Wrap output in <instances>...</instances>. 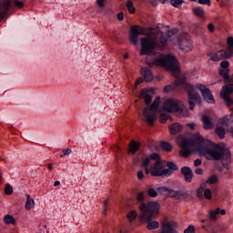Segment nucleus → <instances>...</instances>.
<instances>
[{"instance_id": "36", "label": "nucleus", "mask_w": 233, "mask_h": 233, "mask_svg": "<svg viewBox=\"0 0 233 233\" xmlns=\"http://www.w3.org/2000/svg\"><path fill=\"white\" fill-rule=\"evenodd\" d=\"M170 118V115L167 114V113H162L160 115V123H167V121H168V119Z\"/></svg>"}, {"instance_id": "51", "label": "nucleus", "mask_w": 233, "mask_h": 233, "mask_svg": "<svg viewBox=\"0 0 233 233\" xmlns=\"http://www.w3.org/2000/svg\"><path fill=\"white\" fill-rule=\"evenodd\" d=\"M137 176V179H143V177H145V173H143V171H138Z\"/></svg>"}, {"instance_id": "21", "label": "nucleus", "mask_w": 233, "mask_h": 233, "mask_svg": "<svg viewBox=\"0 0 233 233\" xmlns=\"http://www.w3.org/2000/svg\"><path fill=\"white\" fill-rule=\"evenodd\" d=\"M183 130V127L180 126L179 123H175V124H172L170 127H169V132L170 134H172L173 136H176V134H180V132Z\"/></svg>"}, {"instance_id": "9", "label": "nucleus", "mask_w": 233, "mask_h": 233, "mask_svg": "<svg viewBox=\"0 0 233 233\" xmlns=\"http://www.w3.org/2000/svg\"><path fill=\"white\" fill-rule=\"evenodd\" d=\"M12 5L15 6V8H23L25 4L19 0H4L3 5L0 6V21H3L7 15L9 10L12 8Z\"/></svg>"}, {"instance_id": "61", "label": "nucleus", "mask_w": 233, "mask_h": 233, "mask_svg": "<svg viewBox=\"0 0 233 233\" xmlns=\"http://www.w3.org/2000/svg\"><path fill=\"white\" fill-rule=\"evenodd\" d=\"M219 214H221V216H225V214H227V211L225 209H220Z\"/></svg>"}, {"instance_id": "38", "label": "nucleus", "mask_w": 233, "mask_h": 233, "mask_svg": "<svg viewBox=\"0 0 233 233\" xmlns=\"http://www.w3.org/2000/svg\"><path fill=\"white\" fill-rule=\"evenodd\" d=\"M136 218H137V213L135 210H132L127 214V219H129V221H134Z\"/></svg>"}, {"instance_id": "34", "label": "nucleus", "mask_w": 233, "mask_h": 233, "mask_svg": "<svg viewBox=\"0 0 233 233\" xmlns=\"http://www.w3.org/2000/svg\"><path fill=\"white\" fill-rule=\"evenodd\" d=\"M188 198H191L190 195H188V193L178 191L177 199H188Z\"/></svg>"}, {"instance_id": "48", "label": "nucleus", "mask_w": 233, "mask_h": 233, "mask_svg": "<svg viewBox=\"0 0 233 233\" xmlns=\"http://www.w3.org/2000/svg\"><path fill=\"white\" fill-rule=\"evenodd\" d=\"M96 5L99 8H105V0H96Z\"/></svg>"}, {"instance_id": "30", "label": "nucleus", "mask_w": 233, "mask_h": 233, "mask_svg": "<svg viewBox=\"0 0 233 233\" xmlns=\"http://www.w3.org/2000/svg\"><path fill=\"white\" fill-rule=\"evenodd\" d=\"M158 43L163 48H165V46L168 45V38L165 35H161Z\"/></svg>"}, {"instance_id": "28", "label": "nucleus", "mask_w": 233, "mask_h": 233, "mask_svg": "<svg viewBox=\"0 0 233 233\" xmlns=\"http://www.w3.org/2000/svg\"><path fill=\"white\" fill-rule=\"evenodd\" d=\"M126 6H127L129 14H135L136 7H134V2H132V0H127L126 3Z\"/></svg>"}, {"instance_id": "60", "label": "nucleus", "mask_w": 233, "mask_h": 233, "mask_svg": "<svg viewBox=\"0 0 233 233\" xmlns=\"http://www.w3.org/2000/svg\"><path fill=\"white\" fill-rule=\"evenodd\" d=\"M61 185V182L59 180L55 181L54 187H59Z\"/></svg>"}, {"instance_id": "27", "label": "nucleus", "mask_w": 233, "mask_h": 233, "mask_svg": "<svg viewBox=\"0 0 233 233\" xmlns=\"http://www.w3.org/2000/svg\"><path fill=\"white\" fill-rule=\"evenodd\" d=\"M4 223L5 225H15V218L12 215H5L4 217Z\"/></svg>"}, {"instance_id": "18", "label": "nucleus", "mask_w": 233, "mask_h": 233, "mask_svg": "<svg viewBox=\"0 0 233 233\" xmlns=\"http://www.w3.org/2000/svg\"><path fill=\"white\" fill-rule=\"evenodd\" d=\"M141 74L147 83H150L151 81H153L154 75L152 74V69H150L149 67H141Z\"/></svg>"}, {"instance_id": "57", "label": "nucleus", "mask_w": 233, "mask_h": 233, "mask_svg": "<svg viewBox=\"0 0 233 233\" xmlns=\"http://www.w3.org/2000/svg\"><path fill=\"white\" fill-rule=\"evenodd\" d=\"M116 17L118 21H123V18H124L123 12L118 13Z\"/></svg>"}, {"instance_id": "22", "label": "nucleus", "mask_w": 233, "mask_h": 233, "mask_svg": "<svg viewBox=\"0 0 233 233\" xmlns=\"http://www.w3.org/2000/svg\"><path fill=\"white\" fill-rule=\"evenodd\" d=\"M140 97L145 100L146 105H150V103H152V96L147 93V89L141 90Z\"/></svg>"}, {"instance_id": "5", "label": "nucleus", "mask_w": 233, "mask_h": 233, "mask_svg": "<svg viewBox=\"0 0 233 233\" xmlns=\"http://www.w3.org/2000/svg\"><path fill=\"white\" fill-rule=\"evenodd\" d=\"M163 110L169 113L174 112L178 116H182V117H188V116H190V111H188V108H187V106H185L181 102L174 98H169L165 101Z\"/></svg>"}, {"instance_id": "25", "label": "nucleus", "mask_w": 233, "mask_h": 233, "mask_svg": "<svg viewBox=\"0 0 233 233\" xmlns=\"http://www.w3.org/2000/svg\"><path fill=\"white\" fill-rule=\"evenodd\" d=\"M34 205H35V202L33 200L30 195H26L25 209L32 210Z\"/></svg>"}, {"instance_id": "45", "label": "nucleus", "mask_w": 233, "mask_h": 233, "mask_svg": "<svg viewBox=\"0 0 233 233\" xmlns=\"http://www.w3.org/2000/svg\"><path fill=\"white\" fill-rule=\"evenodd\" d=\"M198 5H207L208 6H210L212 5V2L210 0H198Z\"/></svg>"}, {"instance_id": "40", "label": "nucleus", "mask_w": 233, "mask_h": 233, "mask_svg": "<svg viewBox=\"0 0 233 233\" xmlns=\"http://www.w3.org/2000/svg\"><path fill=\"white\" fill-rule=\"evenodd\" d=\"M204 198L206 199H212V190H210V188H206L204 190Z\"/></svg>"}, {"instance_id": "26", "label": "nucleus", "mask_w": 233, "mask_h": 233, "mask_svg": "<svg viewBox=\"0 0 233 233\" xmlns=\"http://www.w3.org/2000/svg\"><path fill=\"white\" fill-rule=\"evenodd\" d=\"M193 13H194L195 15H197L198 17H200V18L205 17V10H204L203 8H201L200 6L194 7V8H193Z\"/></svg>"}, {"instance_id": "17", "label": "nucleus", "mask_w": 233, "mask_h": 233, "mask_svg": "<svg viewBox=\"0 0 233 233\" xmlns=\"http://www.w3.org/2000/svg\"><path fill=\"white\" fill-rule=\"evenodd\" d=\"M181 174L184 176L185 181L187 183H192V177H194V173L192 172V168L188 167H183L180 169Z\"/></svg>"}, {"instance_id": "55", "label": "nucleus", "mask_w": 233, "mask_h": 233, "mask_svg": "<svg viewBox=\"0 0 233 233\" xmlns=\"http://www.w3.org/2000/svg\"><path fill=\"white\" fill-rule=\"evenodd\" d=\"M208 29L209 30V32H214L215 30L214 24L208 25Z\"/></svg>"}, {"instance_id": "19", "label": "nucleus", "mask_w": 233, "mask_h": 233, "mask_svg": "<svg viewBox=\"0 0 233 233\" xmlns=\"http://www.w3.org/2000/svg\"><path fill=\"white\" fill-rule=\"evenodd\" d=\"M202 123L204 130H212L214 128V124H212V120H210L208 116L205 115L202 116Z\"/></svg>"}, {"instance_id": "35", "label": "nucleus", "mask_w": 233, "mask_h": 233, "mask_svg": "<svg viewBox=\"0 0 233 233\" xmlns=\"http://www.w3.org/2000/svg\"><path fill=\"white\" fill-rule=\"evenodd\" d=\"M170 5L175 8H179L183 5V0H170Z\"/></svg>"}, {"instance_id": "58", "label": "nucleus", "mask_w": 233, "mask_h": 233, "mask_svg": "<svg viewBox=\"0 0 233 233\" xmlns=\"http://www.w3.org/2000/svg\"><path fill=\"white\" fill-rule=\"evenodd\" d=\"M141 83H143V78L139 77L137 79L135 85H136V86H137V85H141Z\"/></svg>"}, {"instance_id": "46", "label": "nucleus", "mask_w": 233, "mask_h": 233, "mask_svg": "<svg viewBox=\"0 0 233 233\" xmlns=\"http://www.w3.org/2000/svg\"><path fill=\"white\" fill-rule=\"evenodd\" d=\"M62 152H63V155H61L60 157H64V156H70V154H72V149L70 148L63 149Z\"/></svg>"}, {"instance_id": "4", "label": "nucleus", "mask_w": 233, "mask_h": 233, "mask_svg": "<svg viewBox=\"0 0 233 233\" xmlns=\"http://www.w3.org/2000/svg\"><path fill=\"white\" fill-rule=\"evenodd\" d=\"M149 66H162L173 74H177L179 72V66H177V58L174 55H167L165 56H160L159 58L154 59L151 62L147 60Z\"/></svg>"}, {"instance_id": "49", "label": "nucleus", "mask_w": 233, "mask_h": 233, "mask_svg": "<svg viewBox=\"0 0 233 233\" xmlns=\"http://www.w3.org/2000/svg\"><path fill=\"white\" fill-rule=\"evenodd\" d=\"M164 35H165L167 39H170V37H172V35H174V32H173V31H167Z\"/></svg>"}, {"instance_id": "20", "label": "nucleus", "mask_w": 233, "mask_h": 233, "mask_svg": "<svg viewBox=\"0 0 233 233\" xmlns=\"http://www.w3.org/2000/svg\"><path fill=\"white\" fill-rule=\"evenodd\" d=\"M185 83H183L181 80H177L175 81V84L173 86H166L164 87V92L168 93V92H174L177 86H183Z\"/></svg>"}, {"instance_id": "29", "label": "nucleus", "mask_w": 233, "mask_h": 233, "mask_svg": "<svg viewBox=\"0 0 233 233\" xmlns=\"http://www.w3.org/2000/svg\"><path fill=\"white\" fill-rule=\"evenodd\" d=\"M160 147L162 150H165L166 152H170L172 150V145L168 142H161L160 143Z\"/></svg>"}, {"instance_id": "13", "label": "nucleus", "mask_w": 233, "mask_h": 233, "mask_svg": "<svg viewBox=\"0 0 233 233\" xmlns=\"http://www.w3.org/2000/svg\"><path fill=\"white\" fill-rule=\"evenodd\" d=\"M177 44L181 50L184 52H190L192 50V41H190V35L188 34H183L177 38Z\"/></svg>"}, {"instance_id": "50", "label": "nucleus", "mask_w": 233, "mask_h": 233, "mask_svg": "<svg viewBox=\"0 0 233 233\" xmlns=\"http://www.w3.org/2000/svg\"><path fill=\"white\" fill-rule=\"evenodd\" d=\"M108 205V200H105L104 201V204H103V207H104V210H103V214L105 215V216H106V206Z\"/></svg>"}, {"instance_id": "43", "label": "nucleus", "mask_w": 233, "mask_h": 233, "mask_svg": "<svg viewBox=\"0 0 233 233\" xmlns=\"http://www.w3.org/2000/svg\"><path fill=\"white\" fill-rule=\"evenodd\" d=\"M203 186H201L198 190H197V198L199 199H203V191H204Z\"/></svg>"}, {"instance_id": "3", "label": "nucleus", "mask_w": 233, "mask_h": 233, "mask_svg": "<svg viewBox=\"0 0 233 233\" xmlns=\"http://www.w3.org/2000/svg\"><path fill=\"white\" fill-rule=\"evenodd\" d=\"M139 210L142 212V219L147 223L148 230L159 228V222L152 221L159 214V204L157 202L141 203Z\"/></svg>"}, {"instance_id": "10", "label": "nucleus", "mask_w": 233, "mask_h": 233, "mask_svg": "<svg viewBox=\"0 0 233 233\" xmlns=\"http://www.w3.org/2000/svg\"><path fill=\"white\" fill-rule=\"evenodd\" d=\"M154 48H156V43L152 39L148 37L141 38L140 56H150L154 52Z\"/></svg>"}, {"instance_id": "32", "label": "nucleus", "mask_w": 233, "mask_h": 233, "mask_svg": "<svg viewBox=\"0 0 233 233\" xmlns=\"http://www.w3.org/2000/svg\"><path fill=\"white\" fill-rule=\"evenodd\" d=\"M146 192L149 198H157V190L154 189L153 187H149Z\"/></svg>"}, {"instance_id": "37", "label": "nucleus", "mask_w": 233, "mask_h": 233, "mask_svg": "<svg viewBox=\"0 0 233 233\" xmlns=\"http://www.w3.org/2000/svg\"><path fill=\"white\" fill-rule=\"evenodd\" d=\"M167 196L169 198H177V196H179V191H176L174 189H168Z\"/></svg>"}, {"instance_id": "11", "label": "nucleus", "mask_w": 233, "mask_h": 233, "mask_svg": "<svg viewBox=\"0 0 233 233\" xmlns=\"http://www.w3.org/2000/svg\"><path fill=\"white\" fill-rule=\"evenodd\" d=\"M215 147H220L222 148V152H220V157L218 159H213L214 161H220V159L223 161L222 165L224 168H227L228 170L230 168V151L228 150L227 147H225V144H216L214 143Z\"/></svg>"}, {"instance_id": "44", "label": "nucleus", "mask_w": 233, "mask_h": 233, "mask_svg": "<svg viewBox=\"0 0 233 233\" xmlns=\"http://www.w3.org/2000/svg\"><path fill=\"white\" fill-rule=\"evenodd\" d=\"M150 165V157H146L142 160V167H147Z\"/></svg>"}, {"instance_id": "7", "label": "nucleus", "mask_w": 233, "mask_h": 233, "mask_svg": "<svg viewBox=\"0 0 233 233\" xmlns=\"http://www.w3.org/2000/svg\"><path fill=\"white\" fill-rule=\"evenodd\" d=\"M182 88H184V90L187 94L189 110H194V108H196V103L201 102V97H199L198 91H196V87H194V86L190 84H187V83L182 84Z\"/></svg>"}, {"instance_id": "42", "label": "nucleus", "mask_w": 233, "mask_h": 233, "mask_svg": "<svg viewBox=\"0 0 233 233\" xmlns=\"http://www.w3.org/2000/svg\"><path fill=\"white\" fill-rule=\"evenodd\" d=\"M149 159H152L153 161H161V160H159V159H161V157H159V154H157V153H152L149 156Z\"/></svg>"}, {"instance_id": "39", "label": "nucleus", "mask_w": 233, "mask_h": 233, "mask_svg": "<svg viewBox=\"0 0 233 233\" xmlns=\"http://www.w3.org/2000/svg\"><path fill=\"white\" fill-rule=\"evenodd\" d=\"M170 188H168L167 187H157V192H159V194H163V195H166L167 196V193H168V190Z\"/></svg>"}, {"instance_id": "56", "label": "nucleus", "mask_w": 233, "mask_h": 233, "mask_svg": "<svg viewBox=\"0 0 233 233\" xmlns=\"http://www.w3.org/2000/svg\"><path fill=\"white\" fill-rule=\"evenodd\" d=\"M199 165H201V159L197 158V159L194 161V166H195V167H199Z\"/></svg>"}, {"instance_id": "12", "label": "nucleus", "mask_w": 233, "mask_h": 233, "mask_svg": "<svg viewBox=\"0 0 233 233\" xmlns=\"http://www.w3.org/2000/svg\"><path fill=\"white\" fill-rule=\"evenodd\" d=\"M147 33L144 27L139 25H133L129 31V41L132 45H137L139 41V35H145Z\"/></svg>"}, {"instance_id": "14", "label": "nucleus", "mask_w": 233, "mask_h": 233, "mask_svg": "<svg viewBox=\"0 0 233 233\" xmlns=\"http://www.w3.org/2000/svg\"><path fill=\"white\" fill-rule=\"evenodd\" d=\"M165 167L167 166L163 164L162 161H156L154 165L151 166V176H153V177H167Z\"/></svg>"}, {"instance_id": "1", "label": "nucleus", "mask_w": 233, "mask_h": 233, "mask_svg": "<svg viewBox=\"0 0 233 233\" xmlns=\"http://www.w3.org/2000/svg\"><path fill=\"white\" fill-rule=\"evenodd\" d=\"M180 147L183 157H188L191 154L190 147H194L200 156H204L209 161L219 159L221 157L220 152H223L221 147L215 146L214 142L203 138V136L199 134H195L191 139H184Z\"/></svg>"}, {"instance_id": "16", "label": "nucleus", "mask_w": 233, "mask_h": 233, "mask_svg": "<svg viewBox=\"0 0 233 233\" xmlns=\"http://www.w3.org/2000/svg\"><path fill=\"white\" fill-rule=\"evenodd\" d=\"M165 166L167 167V168L164 169V174H166V177H170V176H172L174 172L179 170V167L174 162L167 161Z\"/></svg>"}, {"instance_id": "2", "label": "nucleus", "mask_w": 233, "mask_h": 233, "mask_svg": "<svg viewBox=\"0 0 233 233\" xmlns=\"http://www.w3.org/2000/svg\"><path fill=\"white\" fill-rule=\"evenodd\" d=\"M229 66L228 61L224 60L220 62V68H218V74L222 77L223 83L226 84L221 88L220 97L225 101L227 106L233 105V99L230 98L233 94V75H230Z\"/></svg>"}, {"instance_id": "41", "label": "nucleus", "mask_w": 233, "mask_h": 233, "mask_svg": "<svg viewBox=\"0 0 233 233\" xmlns=\"http://www.w3.org/2000/svg\"><path fill=\"white\" fill-rule=\"evenodd\" d=\"M145 199H146L145 193L140 192L137 194V200L138 201V203H144L143 201H145Z\"/></svg>"}, {"instance_id": "53", "label": "nucleus", "mask_w": 233, "mask_h": 233, "mask_svg": "<svg viewBox=\"0 0 233 233\" xmlns=\"http://www.w3.org/2000/svg\"><path fill=\"white\" fill-rule=\"evenodd\" d=\"M145 168V174L148 175V174H152V167H144Z\"/></svg>"}, {"instance_id": "33", "label": "nucleus", "mask_w": 233, "mask_h": 233, "mask_svg": "<svg viewBox=\"0 0 233 233\" xmlns=\"http://www.w3.org/2000/svg\"><path fill=\"white\" fill-rule=\"evenodd\" d=\"M5 194L7 196H12L14 194V187H12V185L6 184L5 187Z\"/></svg>"}, {"instance_id": "8", "label": "nucleus", "mask_w": 233, "mask_h": 233, "mask_svg": "<svg viewBox=\"0 0 233 233\" xmlns=\"http://www.w3.org/2000/svg\"><path fill=\"white\" fill-rule=\"evenodd\" d=\"M159 101H161V97L157 96L149 107L144 109V117L150 127H152L154 121H156V112H157V108H159Z\"/></svg>"}, {"instance_id": "54", "label": "nucleus", "mask_w": 233, "mask_h": 233, "mask_svg": "<svg viewBox=\"0 0 233 233\" xmlns=\"http://www.w3.org/2000/svg\"><path fill=\"white\" fill-rule=\"evenodd\" d=\"M112 150L113 152H121V147H119V146H114Z\"/></svg>"}, {"instance_id": "63", "label": "nucleus", "mask_w": 233, "mask_h": 233, "mask_svg": "<svg viewBox=\"0 0 233 233\" xmlns=\"http://www.w3.org/2000/svg\"><path fill=\"white\" fill-rule=\"evenodd\" d=\"M124 59H128V54L124 55Z\"/></svg>"}, {"instance_id": "47", "label": "nucleus", "mask_w": 233, "mask_h": 233, "mask_svg": "<svg viewBox=\"0 0 233 233\" xmlns=\"http://www.w3.org/2000/svg\"><path fill=\"white\" fill-rule=\"evenodd\" d=\"M194 232H195L194 226H188L187 228L184 230V233H194Z\"/></svg>"}, {"instance_id": "15", "label": "nucleus", "mask_w": 233, "mask_h": 233, "mask_svg": "<svg viewBox=\"0 0 233 233\" xmlns=\"http://www.w3.org/2000/svg\"><path fill=\"white\" fill-rule=\"evenodd\" d=\"M196 88L199 90L202 94V97L207 103H214V96L212 95V91L207 88L203 84H197Z\"/></svg>"}, {"instance_id": "52", "label": "nucleus", "mask_w": 233, "mask_h": 233, "mask_svg": "<svg viewBox=\"0 0 233 233\" xmlns=\"http://www.w3.org/2000/svg\"><path fill=\"white\" fill-rule=\"evenodd\" d=\"M195 174H197V176H201V175H203V168H200V167L197 168V169L195 170Z\"/></svg>"}, {"instance_id": "31", "label": "nucleus", "mask_w": 233, "mask_h": 233, "mask_svg": "<svg viewBox=\"0 0 233 233\" xmlns=\"http://www.w3.org/2000/svg\"><path fill=\"white\" fill-rule=\"evenodd\" d=\"M206 183L208 185H215V183H218V176L212 175L210 176L207 180Z\"/></svg>"}, {"instance_id": "62", "label": "nucleus", "mask_w": 233, "mask_h": 233, "mask_svg": "<svg viewBox=\"0 0 233 233\" xmlns=\"http://www.w3.org/2000/svg\"><path fill=\"white\" fill-rule=\"evenodd\" d=\"M47 168H48L49 170H52V168H53V167H52V164H48V165H47Z\"/></svg>"}, {"instance_id": "24", "label": "nucleus", "mask_w": 233, "mask_h": 233, "mask_svg": "<svg viewBox=\"0 0 233 233\" xmlns=\"http://www.w3.org/2000/svg\"><path fill=\"white\" fill-rule=\"evenodd\" d=\"M139 150V143L136 142L135 140H131V143L129 145V151L131 154H136Z\"/></svg>"}, {"instance_id": "64", "label": "nucleus", "mask_w": 233, "mask_h": 233, "mask_svg": "<svg viewBox=\"0 0 233 233\" xmlns=\"http://www.w3.org/2000/svg\"><path fill=\"white\" fill-rule=\"evenodd\" d=\"M149 32H154V27H148Z\"/></svg>"}, {"instance_id": "6", "label": "nucleus", "mask_w": 233, "mask_h": 233, "mask_svg": "<svg viewBox=\"0 0 233 233\" xmlns=\"http://www.w3.org/2000/svg\"><path fill=\"white\" fill-rule=\"evenodd\" d=\"M228 43V51L227 50H220L217 53H208V56L209 61H221V59H228V57H232L233 56V37L229 36L227 39Z\"/></svg>"}, {"instance_id": "23", "label": "nucleus", "mask_w": 233, "mask_h": 233, "mask_svg": "<svg viewBox=\"0 0 233 233\" xmlns=\"http://www.w3.org/2000/svg\"><path fill=\"white\" fill-rule=\"evenodd\" d=\"M220 208H217L216 209H212L208 213V218L211 221H216L218 219V216H219Z\"/></svg>"}, {"instance_id": "59", "label": "nucleus", "mask_w": 233, "mask_h": 233, "mask_svg": "<svg viewBox=\"0 0 233 233\" xmlns=\"http://www.w3.org/2000/svg\"><path fill=\"white\" fill-rule=\"evenodd\" d=\"M187 127H188L191 130H194V128H196V124H195V123H189V124H187Z\"/></svg>"}]
</instances>
